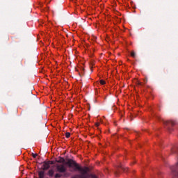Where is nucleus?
Wrapping results in <instances>:
<instances>
[{"label": "nucleus", "instance_id": "nucleus-3", "mask_svg": "<svg viewBox=\"0 0 178 178\" xmlns=\"http://www.w3.org/2000/svg\"><path fill=\"white\" fill-rule=\"evenodd\" d=\"M164 124L167 127L168 130L170 131V128L169 127V124H171V126H175L176 124V122L175 121H165Z\"/></svg>", "mask_w": 178, "mask_h": 178}, {"label": "nucleus", "instance_id": "nucleus-13", "mask_svg": "<svg viewBox=\"0 0 178 178\" xmlns=\"http://www.w3.org/2000/svg\"><path fill=\"white\" fill-rule=\"evenodd\" d=\"M37 155H38V154L32 153L33 158H37Z\"/></svg>", "mask_w": 178, "mask_h": 178}, {"label": "nucleus", "instance_id": "nucleus-14", "mask_svg": "<svg viewBox=\"0 0 178 178\" xmlns=\"http://www.w3.org/2000/svg\"><path fill=\"white\" fill-rule=\"evenodd\" d=\"M120 168H121V169L122 170H124V172H126V170L124 169V168H123L122 165H120Z\"/></svg>", "mask_w": 178, "mask_h": 178}, {"label": "nucleus", "instance_id": "nucleus-11", "mask_svg": "<svg viewBox=\"0 0 178 178\" xmlns=\"http://www.w3.org/2000/svg\"><path fill=\"white\" fill-rule=\"evenodd\" d=\"M100 84H102V86H104V84H106L105 81L103 79L100 80Z\"/></svg>", "mask_w": 178, "mask_h": 178}, {"label": "nucleus", "instance_id": "nucleus-15", "mask_svg": "<svg viewBox=\"0 0 178 178\" xmlns=\"http://www.w3.org/2000/svg\"><path fill=\"white\" fill-rule=\"evenodd\" d=\"M95 126H96V127H98L99 126V122H96Z\"/></svg>", "mask_w": 178, "mask_h": 178}, {"label": "nucleus", "instance_id": "nucleus-8", "mask_svg": "<svg viewBox=\"0 0 178 178\" xmlns=\"http://www.w3.org/2000/svg\"><path fill=\"white\" fill-rule=\"evenodd\" d=\"M131 56L132 58H136V52L131 51Z\"/></svg>", "mask_w": 178, "mask_h": 178}, {"label": "nucleus", "instance_id": "nucleus-4", "mask_svg": "<svg viewBox=\"0 0 178 178\" xmlns=\"http://www.w3.org/2000/svg\"><path fill=\"white\" fill-rule=\"evenodd\" d=\"M51 168V165L49 163V161H44L43 163V170H48Z\"/></svg>", "mask_w": 178, "mask_h": 178}, {"label": "nucleus", "instance_id": "nucleus-1", "mask_svg": "<svg viewBox=\"0 0 178 178\" xmlns=\"http://www.w3.org/2000/svg\"><path fill=\"white\" fill-rule=\"evenodd\" d=\"M65 165H67L69 168H73L74 166V168H75L74 170H79L81 173L75 175L72 178H87V177H86V175H87L88 172V168L87 167H85L84 168H81L76 161L72 159H67Z\"/></svg>", "mask_w": 178, "mask_h": 178}, {"label": "nucleus", "instance_id": "nucleus-5", "mask_svg": "<svg viewBox=\"0 0 178 178\" xmlns=\"http://www.w3.org/2000/svg\"><path fill=\"white\" fill-rule=\"evenodd\" d=\"M56 162H57V163H65V160L63 157H58V160H56Z\"/></svg>", "mask_w": 178, "mask_h": 178}, {"label": "nucleus", "instance_id": "nucleus-6", "mask_svg": "<svg viewBox=\"0 0 178 178\" xmlns=\"http://www.w3.org/2000/svg\"><path fill=\"white\" fill-rule=\"evenodd\" d=\"M54 173L55 172L54 171V170H49L48 171V176H49V177H52Z\"/></svg>", "mask_w": 178, "mask_h": 178}, {"label": "nucleus", "instance_id": "nucleus-7", "mask_svg": "<svg viewBox=\"0 0 178 178\" xmlns=\"http://www.w3.org/2000/svg\"><path fill=\"white\" fill-rule=\"evenodd\" d=\"M38 175H39V178H44L45 176V172L44 171H40Z\"/></svg>", "mask_w": 178, "mask_h": 178}, {"label": "nucleus", "instance_id": "nucleus-10", "mask_svg": "<svg viewBox=\"0 0 178 178\" xmlns=\"http://www.w3.org/2000/svg\"><path fill=\"white\" fill-rule=\"evenodd\" d=\"M62 176V175L59 174V173H56L55 175H54V177L55 178H60V177Z\"/></svg>", "mask_w": 178, "mask_h": 178}, {"label": "nucleus", "instance_id": "nucleus-2", "mask_svg": "<svg viewBox=\"0 0 178 178\" xmlns=\"http://www.w3.org/2000/svg\"><path fill=\"white\" fill-rule=\"evenodd\" d=\"M56 168L58 173H66L67 170V169H66V167H65V165L63 164H56Z\"/></svg>", "mask_w": 178, "mask_h": 178}, {"label": "nucleus", "instance_id": "nucleus-9", "mask_svg": "<svg viewBox=\"0 0 178 178\" xmlns=\"http://www.w3.org/2000/svg\"><path fill=\"white\" fill-rule=\"evenodd\" d=\"M65 137H66V138H70V132H66Z\"/></svg>", "mask_w": 178, "mask_h": 178}, {"label": "nucleus", "instance_id": "nucleus-16", "mask_svg": "<svg viewBox=\"0 0 178 178\" xmlns=\"http://www.w3.org/2000/svg\"><path fill=\"white\" fill-rule=\"evenodd\" d=\"M92 178H97L95 175L92 176Z\"/></svg>", "mask_w": 178, "mask_h": 178}, {"label": "nucleus", "instance_id": "nucleus-12", "mask_svg": "<svg viewBox=\"0 0 178 178\" xmlns=\"http://www.w3.org/2000/svg\"><path fill=\"white\" fill-rule=\"evenodd\" d=\"M49 162V164L51 165H55V161H48Z\"/></svg>", "mask_w": 178, "mask_h": 178}]
</instances>
